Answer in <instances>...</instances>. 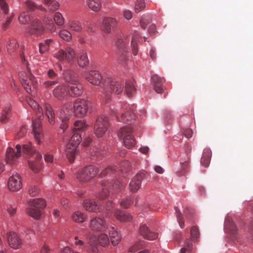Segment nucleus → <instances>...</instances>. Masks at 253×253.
I'll use <instances>...</instances> for the list:
<instances>
[{"label": "nucleus", "mask_w": 253, "mask_h": 253, "mask_svg": "<svg viewBox=\"0 0 253 253\" xmlns=\"http://www.w3.org/2000/svg\"><path fill=\"white\" fill-rule=\"evenodd\" d=\"M132 204V201L130 198H126L124 199L121 203L120 205L122 207L127 209Z\"/></svg>", "instance_id": "bf43d9fd"}, {"label": "nucleus", "mask_w": 253, "mask_h": 253, "mask_svg": "<svg viewBox=\"0 0 253 253\" xmlns=\"http://www.w3.org/2000/svg\"><path fill=\"white\" fill-rule=\"evenodd\" d=\"M109 126L108 118L104 115L97 118L94 127V132L97 137H101L106 132Z\"/></svg>", "instance_id": "ddd939ff"}, {"label": "nucleus", "mask_w": 253, "mask_h": 253, "mask_svg": "<svg viewBox=\"0 0 253 253\" xmlns=\"http://www.w3.org/2000/svg\"><path fill=\"white\" fill-rule=\"evenodd\" d=\"M140 232L145 239L149 240H154L158 237V234L150 231L145 224L140 226Z\"/></svg>", "instance_id": "393cba45"}, {"label": "nucleus", "mask_w": 253, "mask_h": 253, "mask_svg": "<svg viewBox=\"0 0 253 253\" xmlns=\"http://www.w3.org/2000/svg\"><path fill=\"white\" fill-rule=\"evenodd\" d=\"M109 234L111 238V243L114 246L118 245L121 240V235L117 232L115 228L112 227L109 230Z\"/></svg>", "instance_id": "c85d7f7f"}, {"label": "nucleus", "mask_w": 253, "mask_h": 253, "mask_svg": "<svg viewBox=\"0 0 253 253\" xmlns=\"http://www.w3.org/2000/svg\"><path fill=\"white\" fill-rule=\"evenodd\" d=\"M89 102L86 99L78 98L74 103V111L77 117L84 116L88 110Z\"/></svg>", "instance_id": "2eb2a0df"}, {"label": "nucleus", "mask_w": 253, "mask_h": 253, "mask_svg": "<svg viewBox=\"0 0 253 253\" xmlns=\"http://www.w3.org/2000/svg\"><path fill=\"white\" fill-rule=\"evenodd\" d=\"M43 3L45 4L48 11L52 12L57 10L59 7V4L56 0H43Z\"/></svg>", "instance_id": "f704fd0d"}, {"label": "nucleus", "mask_w": 253, "mask_h": 253, "mask_svg": "<svg viewBox=\"0 0 253 253\" xmlns=\"http://www.w3.org/2000/svg\"><path fill=\"white\" fill-rule=\"evenodd\" d=\"M118 23L117 20L113 17H105L102 22V30L107 34L111 32V29L115 28Z\"/></svg>", "instance_id": "4be33fe9"}, {"label": "nucleus", "mask_w": 253, "mask_h": 253, "mask_svg": "<svg viewBox=\"0 0 253 253\" xmlns=\"http://www.w3.org/2000/svg\"><path fill=\"white\" fill-rule=\"evenodd\" d=\"M98 173V169L93 166H89L79 170L77 173V178L82 182H86L94 177Z\"/></svg>", "instance_id": "9b49d317"}, {"label": "nucleus", "mask_w": 253, "mask_h": 253, "mask_svg": "<svg viewBox=\"0 0 253 253\" xmlns=\"http://www.w3.org/2000/svg\"><path fill=\"white\" fill-rule=\"evenodd\" d=\"M191 236L193 240H196L199 236V231L197 227L192 226L191 228Z\"/></svg>", "instance_id": "6e6d98bb"}, {"label": "nucleus", "mask_w": 253, "mask_h": 253, "mask_svg": "<svg viewBox=\"0 0 253 253\" xmlns=\"http://www.w3.org/2000/svg\"><path fill=\"white\" fill-rule=\"evenodd\" d=\"M53 56L58 60L66 61L71 64L76 59V53L74 48L68 46L65 49H61L53 53Z\"/></svg>", "instance_id": "1a4fd4ad"}, {"label": "nucleus", "mask_w": 253, "mask_h": 253, "mask_svg": "<svg viewBox=\"0 0 253 253\" xmlns=\"http://www.w3.org/2000/svg\"><path fill=\"white\" fill-rule=\"evenodd\" d=\"M19 56L21 62L27 67L28 72V74H26L23 72L19 74L21 83L27 93L31 94L32 95H34L36 92L37 82L35 77L30 71L28 67V62L25 58L23 50L20 51Z\"/></svg>", "instance_id": "f03ea898"}, {"label": "nucleus", "mask_w": 253, "mask_h": 253, "mask_svg": "<svg viewBox=\"0 0 253 253\" xmlns=\"http://www.w3.org/2000/svg\"><path fill=\"white\" fill-rule=\"evenodd\" d=\"M192 243L190 240L188 239L185 243V246L181 249V253H185L186 251H189L191 250Z\"/></svg>", "instance_id": "5fc2aeb1"}, {"label": "nucleus", "mask_w": 253, "mask_h": 253, "mask_svg": "<svg viewBox=\"0 0 253 253\" xmlns=\"http://www.w3.org/2000/svg\"><path fill=\"white\" fill-rule=\"evenodd\" d=\"M211 151L209 148L204 149L202 158H211Z\"/></svg>", "instance_id": "338daca9"}, {"label": "nucleus", "mask_w": 253, "mask_h": 253, "mask_svg": "<svg viewBox=\"0 0 253 253\" xmlns=\"http://www.w3.org/2000/svg\"><path fill=\"white\" fill-rule=\"evenodd\" d=\"M59 37L64 41L69 42L72 39L71 33L65 29L61 30L58 33Z\"/></svg>", "instance_id": "de8ad7c7"}, {"label": "nucleus", "mask_w": 253, "mask_h": 253, "mask_svg": "<svg viewBox=\"0 0 253 253\" xmlns=\"http://www.w3.org/2000/svg\"><path fill=\"white\" fill-rule=\"evenodd\" d=\"M27 103L36 113L37 120L33 119V131L36 141L38 144L40 145L43 138V134L41 127V121L43 118L42 110L39 106L38 103L31 98L27 99Z\"/></svg>", "instance_id": "f257e3e1"}, {"label": "nucleus", "mask_w": 253, "mask_h": 253, "mask_svg": "<svg viewBox=\"0 0 253 253\" xmlns=\"http://www.w3.org/2000/svg\"><path fill=\"white\" fill-rule=\"evenodd\" d=\"M112 111L118 122L129 123L136 118L134 112L126 104L118 106Z\"/></svg>", "instance_id": "39448f33"}, {"label": "nucleus", "mask_w": 253, "mask_h": 253, "mask_svg": "<svg viewBox=\"0 0 253 253\" xmlns=\"http://www.w3.org/2000/svg\"><path fill=\"white\" fill-rule=\"evenodd\" d=\"M30 20V14L28 11L22 12L18 17V21L22 24H27Z\"/></svg>", "instance_id": "ea45409f"}, {"label": "nucleus", "mask_w": 253, "mask_h": 253, "mask_svg": "<svg viewBox=\"0 0 253 253\" xmlns=\"http://www.w3.org/2000/svg\"><path fill=\"white\" fill-rule=\"evenodd\" d=\"M98 244L104 247H107L109 244V239L107 234L102 233L97 237Z\"/></svg>", "instance_id": "a19ab883"}, {"label": "nucleus", "mask_w": 253, "mask_h": 253, "mask_svg": "<svg viewBox=\"0 0 253 253\" xmlns=\"http://www.w3.org/2000/svg\"><path fill=\"white\" fill-rule=\"evenodd\" d=\"M142 245L139 242H136L133 245L130 247L128 250V252L129 253H133L140 249Z\"/></svg>", "instance_id": "603ef678"}, {"label": "nucleus", "mask_w": 253, "mask_h": 253, "mask_svg": "<svg viewBox=\"0 0 253 253\" xmlns=\"http://www.w3.org/2000/svg\"><path fill=\"white\" fill-rule=\"evenodd\" d=\"M6 237L7 243L10 248L15 250L21 248L22 245V241L16 233L13 232H8Z\"/></svg>", "instance_id": "6ab92c4d"}, {"label": "nucleus", "mask_w": 253, "mask_h": 253, "mask_svg": "<svg viewBox=\"0 0 253 253\" xmlns=\"http://www.w3.org/2000/svg\"><path fill=\"white\" fill-rule=\"evenodd\" d=\"M68 26L72 31L78 33L81 32L82 30V27L81 23L80 22L76 20H69L68 22Z\"/></svg>", "instance_id": "4c0bfd02"}, {"label": "nucleus", "mask_w": 253, "mask_h": 253, "mask_svg": "<svg viewBox=\"0 0 253 253\" xmlns=\"http://www.w3.org/2000/svg\"><path fill=\"white\" fill-rule=\"evenodd\" d=\"M174 210L175 211V214L177 218V221L179 223V226L181 228H183L184 226V219L182 213L177 207H175Z\"/></svg>", "instance_id": "8fccbe9b"}, {"label": "nucleus", "mask_w": 253, "mask_h": 253, "mask_svg": "<svg viewBox=\"0 0 253 253\" xmlns=\"http://www.w3.org/2000/svg\"><path fill=\"white\" fill-rule=\"evenodd\" d=\"M15 163V159H0V174L4 171L5 164L12 166Z\"/></svg>", "instance_id": "37998d69"}, {"label": "nucleus", "mask_w": 253, "mask_h": 253, "mask_svg": "<svg viewBox=\"0 0 253 253\" xmlns=\"http://www.w3.org/2000/svg\"><path fill=\"white\" fill-rule=\"evenodd\" d=\"M132 132L131 127L126 126L120 128L118 132L119 137L123 139L125 146L128 148L133 146L135 144V139Z\"/></svg>", "instance_id": "f8f14e48"}, {"label": "nucleus", "mask_w": 253, "mask_h": 253, "mask_svg": "<svg viewBox=\"0 0 253 253\" xmlns=\"http://www.w3.org/2000/svg\"><path fill=\"white\" fill-rule=\"evenodd\" d=\"M151 81L156 92L158 93H162L163 91V84L165 80L157 75H154L151 77Z\"/></svg>", "instance_id": "b1692460"}, {"label": "nucleus", "mask_w": 253, "mask_h": 253, "mask_svg": "<svg viewBox=\"0 0 253 253\" xmlns=\"http://www.w3.org/2000/svg\"><path fill=\"white\" fill-rule=\"evenodd\" d=\"M44 28L41 22L38 19H35L32 22L29 29V33L31 34L39 35L42 33Z\"/></svg>", "instance_id": "5701e85b"}, {"label": "nucleus", "mask_w": 253, "mask_h": 253, "mask_svg": "<svg viewBox=\"0 0 253 253\" xmlns=\"http://www.w3.org/2000/svg\"><path fill=\"white\" fill-rule=\"evenodd\" d=\"M16 151L11 147H8L6 152V158H19L23 153L28 157L35 156L36 158H42V155L38 151L31 142L28 141L22 145L17 144L15 146Z\"/></svg>", "instance_id": "7ed1b4c3"}, {"label": "nucleus", "mask_w": 253, "mask_h": 253, "mask_svg": "<svg viewBox=\"0 0 253 253\" xmlns=\"http://www.w3.org/2000/svg\"><path fill=\"white\" fill-rule=\"evenodd\" d=\"M126 95L130 97L135 92V88L132 81H128L126 83Z\"/></svg>", "instance_id": "79ce46f5"}, {"label": "nucleus", "mask_w": 253, "mask_h": 253, "mask_svg": "<svg viewBox=\"0 0 253 253\" xmlns=\"http://www.w3.org/2000/svg\"><path fill=\"white\" fill-rule=\"evenodd\" d=\"M8 187L11 191H17L22 187L21 178L19 174L15 173L10 176L8 181Z\"/></svg>", "instance_id": "aec40b11"}, {"label": "nucleus", "mask_w": 253, "mask_h": 253, "mask_svg": "<svg viewBox=\"0 0 253 253\" xmlns=\"http://www.w3.org/2000/svg\"><path fill=\"white\" fill-rule=\"evenodd\" d=\"M0 7L5 14L8 13L9 10L8 4L4 0H0Z\"/></svg>", "instance_id": "680f3d73"}, {"label": "nucleus", "mask_w": 253, "mask_h": 253, "mask_svg": "<svg viewBox=\"0 0 253 253\" xmlns=\"http://www.w3.org/2000/svg\"><path fill=\"white\" fill-rule=\"evenodd\" d=\"M84 208L92 212H99L103 211V207L100 202L97 203L94 199H85L83 203Z\"/></svg>", "instance_id": "a211bd4d"}, {"label": "nucleus", "mask_w": 253, "mask_h": 253, "mask_svg": "<svg viewBox=\"0 0 253 253\" xmlns=\"http://www.w3.org/2000/svg\"><path fill=\"white\" fill-rule=\"evenodd\" d=\"M69 119V117H63L61 119V124L60 125V127L64 131L68 128V121Z\"/></svg>", "instance_id": "4d7b16f0"}, {"label": "nucleus", "mask_w": 253, "mask_h": 253, "mask_svg": "<svg viewBox=\"0 0 253 253\" xmlns=\"http://www.w3.org/2000/svg\"><path fill=\"white\" fill-rule=\"evenodd\" d=\"M72 218L75 222L82 223L85 220L86 215L84 213L78 211L73 213Z\"/></svg>", "instance_id": "c9c22d12"}, {"label": "nucleus", "mask_w": 253, "mask_h": 253, "mask_svg": "<svg viewBox=\"0 0 253 253\" xmlns=\"http://www.w3.org/2000/svg\"><path fill=\"white\" fill-rule=\"evenodd\" d=\"M29 208L27 209V214L32 217L38 219L41 215V209L44 208L45 201L42 199H33L29 203Z\"/></svg>", "instance_id": "6e6552de"}, {"label": "nucleus", "mask_w": 253, "mask_h": 253, "mask_svg": "<svg viewBox=\"0 0 253 253\" xmlns=\"http://www.w3.org/2000/svg\"><path fill=\"white\" fill-rule=\"evenodd\" d=\"M57 83V81H46L43 83L42 87L44 88H50Z\"/></svg>", "instance_id": "e2e57ef3"}, {"label": "nucleus", "mask_w": 253, "mask_h": 253, "mask_svg": "<svg viewBox=\"0 0 253 253\" xmlns=\"http://www.w3.org/2000/svg\"><path fill=\"white\" fill-rule=\"evenodd\" d=\"M54 96L57 98H61L66 94H68L67 85H61L57 86L53 92Z\"/></svg>", "instance_id": "c756f323"}, {"label": "nucleus", "mask_w": 253, "mask_h": 253, "mask_svg": "<svg viewBox=\"0 0 253 253\" xmlns=\"http://www.w3.org/2000/svg\"><path fill=\"white\" fill-rule=\"evenodd\" d=\"M140 38L139 34L137 32H135L133 34L131 39V46L132 48V53L134 55H137L138 53L137 42H139Z\"/></svg>", "instance_id": "473e14b6"}, {"label": "nucleus", "mask_w": 253, "mask_h": 253, "mask_svg": "<svg viewBox=\"0 0 253 253\" xmlns=\"http://www.w3.org/2000/svg\"><path fill=\"white\" fill-rule=\"evenodd\" d=\"M113 169L111 167H108L104 169H103L100 173L99 176L103 177L107 175L108 174H110L111 172L113 171Z\"/></svg>", "instance_id": "774afa93"}, {"label": "nucleus", "mask_w": 253, "mask_h": 253, "mask_svg": "<svg viewBox=\"0 0 253 253\" xmlns=\"http://www.w3.org/2000/svg\"><path fill=\"white\" fill-rule=\"evenodd\" d=\"M78 62L79 65L82 67H84L88 64V59L85 51H82L80 52Z\"/></svg>", "instance_id": "e433bc0d"}, {"label": "nucleus", "mask_w": 253, "mask_h": 253, "mask_svg": "<svg viewBox=\"0 0 253 253\" xmlns=\"http://www.w3.org/2000/svg\"><path fill=\"white\" fill-rule=\"evenodd\" d=\"M18 46V44L17 41L14 39L9 40L8 50H12L17 48Z\"/></svg>", "instance_id": "13d9d810"}, {"label": "nucleus", "mask_w": 253, "mask_h": 253, "mask_svg": "<svg viewBox=\"0 0 253 253\" xmlns=\"http://www.w3.org/2000/svg\"><path fill=\"white\" fill-rule=\"evenodd\" d=\"M43 22L48 29L51 32H54L56 30V26L53 22L52 20L50 17H45L43 20Z\"/></svg>", "instance_id": "49530a36"}, {"label": "nucleus", "mask_w": 253, "mask_h": 253, "mask_svg": "<svg viewBox=\"0 0 253 253\" xmlns=\"http://www.w3.org/2000/svg\"><path fill=\"white\" fill-rule=\"evenodd\" d=\"M150 19L149 17H142L140 21V26L142 28L145 29L147 26V25L150 23Z\"/></svg>", "instance_id": "052dcab7"}, {"label": "nucleus", "mask_w": 253, "mask_h": 253, "mask_svg": "<svg viewBox=\"0 0 253 253\" xmlns=\"http://www.w3.org/2000/svg\"><path fill=\"white\" fill-rule=\"evenodd\" d=\"M86 4L88 7L94 12H98L101 10V0H86Z\"/></svg>", "instance_id": "bb28decb"}, {"label": "nucleus", "mask_w": 253, "mask_h": 253, "mask_svg": "<svg viewBox=\"0 0 253 253\" xmlns=\"http://www.w3.org/2000/svg\"><path fill=\"white\" fill-rule=\"evenodd\" d=\"M40 193V189L36 186H31L29 189V194L32 196H36Z\"/></svg>", "instance_id": "864d4df0"}, {"label": "nucleus", "mask_w": 253, "mask_h": 253, "mask_svg": "<svg viewBox=\"0 0 253 253\" xmlns=\"http://www.w3.org/2000/svg\"><path fill=\"white\" fill-rule=\"evenodd\" d=\"M224 229L226 232L231 234L234 235L236 233L237 229L232 218L229 217L226 218Z\"/></svg>", "instance_id": "a878e982"}, {"label": "nucleus", "mask_w": 253, "mask_h": 253, "mask_svg": "<svg viewBox=\"0 0 253 253\" xmlns=\"http://www.w3.org/2000/svg\"><path fill=\"white\" fill-rule=\"evenodd\" d=\"M64 80L67 84L68 94L72 96H80L83 92V85L80 83L77 74L72 70L64 72Z\"/></svg>", "instance_id": "20e7f679"}, {"label": "nucleus", "mask_w": 253, "mask_h": 253, "mask_svg": "<svg viewBox=\"0 0 253 253\" xmlns=\"http://www.w3.org/2000/svg\"><path fill=\"white\" fill-rule=\"evenodd\" d=\"M87 241L86 245H84L83 240L79 239L78 236L74 238V243L77 246L83 247V249L88 253H97V244L96 242V236L91 233H87L86 236Z\"/></svg>", "instance_id": "423d86ee"}, {"label": "nucleus", "mask_w": 253, "mask_h": 253, "mask_svg": "<svg viewBox=\"0 0 253 253\" xmlns=\"http://www.w3.org/2000/svg\"><path fill=\"white\" fill-rule=\"evenodd\" d=\"M28 165L30 169L35 172H38L42 167V162L40 159H30Z\"/></svg>", "instance_id": "72a5a7b5"}, {"label": "nucleus", "mask_w": 253, "mask_h": 253, "mask_svg": "<svg viewBox=\"0 0 253 253\" xmlns=\"http://www.w3.org/2000/svg\"><path fill=\"white\" fill-rule=\"evenodd\" d=\"M83 77L86 81L93 85H99L102 81L100 73L96 70H90L85 72Z\"/></svg>", "instance_id": "f3484780"}, {"label": "nucleus", "mask_w": 253, "mask_h": 253, "mask_svg": "<svg viewBox=\"0 0 253 253\" xmlns=\"http://www.w3.org/2000/svg\"><path fill=\"white\" fill-rule=\"evenodd\" d=\"M104 88L105 92L107 93V87H109L108 92H113L116 94H120L124 89V84L121 82L108 79L104 83Z\"/></svg>", "instance_id": "dca6fc26"}, {"label": "nucleus", "mask_w": 253, "mask_h": 253, "mask_svg": "<svg viewBox=\"0 0 253 253\" xmlns=\"http://www.w3.org/2000/svg\"><path fill=\"white\" fill-rule=\"evenodd\" d=\"M10 111V106L9 105H6L2 108L1 116L0 118L1 123H5L8 121Z\"/></svg>", "instance_id": "58836bf2"}, {"label": "nucleus", "mask_w": 253, "mask_h": 253, "mask_svg": "<svg viewBox=\"0 0 253 253\" xmlns=\"http://www.w3.org/2000/svg\"><path fill=\"white\" fill-rule=\"evenodd\" d=\"M112 188L115 191L121 190L124 186L119 180H116L113 183L108 181L102 180L101 182V191L98 193L97 197L99 200L105 199L109 195V189Z\"/></svg>", "instance_id": "0eeeda50"}, {"label": "nucleus", "mask_w": 253, "mask_h": 253, "mask_svg": "<svg viewBox=\"0 0 253 253\" xmlns=\"http://www.w3.org/2000/svg\"><path fill=\"white\" fill-rule=\"evenodd\" d=\"M145 7L144 0H137L135 4V11L138 13L143 10Z\"/></svg>", "instance_id": "3c124183"}, {"label": "nucleus", "mask_w": 253, "mask_h": 253, "mask_svg": "<svg viewBox=\"0 0 253 253\" xmlns=\"http://www.w3.org/2000/svg\"><path fill=\"white\" fill-rule=\"evenodd\" d=\"M114 216L121 222H129L132 218L129 213L124 212L120 210H116Z\"/></svg>", "instance_id": "cd10ccee"}, {"label": "nucleus", "mask_w": 253, "mask_h": 253, "mask_svg": "<svg viewBox=\"0 0 253 253\" xmlns=\"http://www.w3.org/2000/svg\"><path fill=\"white\" fill-rule=\"evenodd\" d=\"M44 108L49 123L53 125L55 123V114L51 106L48 104H45Z\"/></svg>", "instance_id": "7c9ffc66"}, {"label": "nucleus", "mask_w": 253, "mask_h": 253, "mask_svg": "<svg viewBox=\"0 0 253 253\" xmlns=\"http://www.w3.org/2000/svg\"><path fill=\"white\" fill-rule=\"evenodd\" d=\"M88 227L92 231L104 232L108 228V224L103 217L94 216L90 219Z\"/></svg>", "instance_id": "4468645a"}, {"label": "nucleus", "mask_w": 253, "mask_h": 253, "mask_svg": "<svg viewBox=\"0 0 253 253\" xmlns=\"http://www.w3.org/2000/svg\"><path fill=\"white\" fill-rule=\"evenodd\" d=\"M127 42L122 39H118L116 42V45L118 48H123L126 46Z\"/></svg>", "instance_id": "0e129e2a"}, {"label": "nucleus", "mask_w": 253, "mask_h": 253, "mask_svg": "<svg viewBox=\"0 0 253 253\" xmlns=\"http://www.w3.org/2000/svg\"><path fill=\"white\" fill-rule=\"evenodd\" d=\"M54 43L52 39H47L39 44V51L41 54L46 53L49 50V46Z\"/></svg>", "instance_id": "2f4dec72"}, {"label": "nucleus", "mask_w": 253, "mask_h": 253, "mask_svg": "<svg viewBox=\"0 0 253 253\" xmlns=\"http://www.w3.org/2000/svg\"><path fill=\"white\" fill-rule=\"evenodd\" d=\"M25 7L31 10H33L35 8H39L41 10H45L46 9L42 6L40 5L38 6L36 5L34 2L30 0H27L24 3Z\"/></svg>", "instance_id": "a18cd8bd"}, {"label": "nucleus", "mask_w": 253, "mask_h": 253, "mask_svg": "<svg viewBox=\"0 0 253 253\" xmlns=\"http://www.w3.org/2000/svg\"><path fill=\"white\" fill-rule=\"evenodd\" d=\"M14 14L13 13H12L10 17H7L5 22L4 23H3L2 24V29L3 30H5L7 29V28L8 27V26L10 24V23H11V22L12 21V19L13 17H14Z\"/></svg>", "instance_id": "69168bd1"}, {"label": "nucleus", "mask_w": 253, "mask_h": 253, "mask_svg": "<svg viewBox=\"0 0 253 253\" xmlns=\"http://www.w3.org/2000/svg\"><path fill=\"white\" fill-rule=\"evenodd\" d=\"M81 141V134L74 131V134L67 145L66 153L67 155H69L68 158H74L77 156L79 153L78 147Z\"/></svg>", "instance_id": "9d476101"}, {"label": "nucleus", "mask_w": 253, "mask_h": 253, "mask_svg": "<svg viewBox=\"0 0 253 253\" xmlns=\"http://www.w3.org/2000/svg\"><path fill=\"white\" fill-rule=\"evenodd\" d=\"M145 173L144 172L137 174L130 181L129 184V189L132 192H136L140 188L142 180L144 178Z\"/></svg>", "instance_id": "412c9836"}, {"label": "nucleus", "mask_w": 253, "mask_h": 253, "mask_svg": "<svg viewBox=\"0 0 253 253\" xmlns=\"http://www.w3.org/2000/svg\"><path fill=\"white\" fill-rule=\"evenodd\" d=\"M54 21L58 26H63L65 23L64 18L62 14L59 12H56L53 16Z\"/></svg>", "instance_id": "c03bdc74"}, {"label": "nucleus", "mask_w": 253, "mask_h": 253, "mask_svg": "<svg viewBox=\"0 0 253 253\" xmlns=\"http://www.w3.org/2000/svg\"><path fill=\"white\" fill-rule=\"evenodd\" d=\"M74 131L77 132V130H83L87 127L84 120L77 121L74 123Z\"/></svg>", "instance_id": "09e8293b"}]
</instances>
